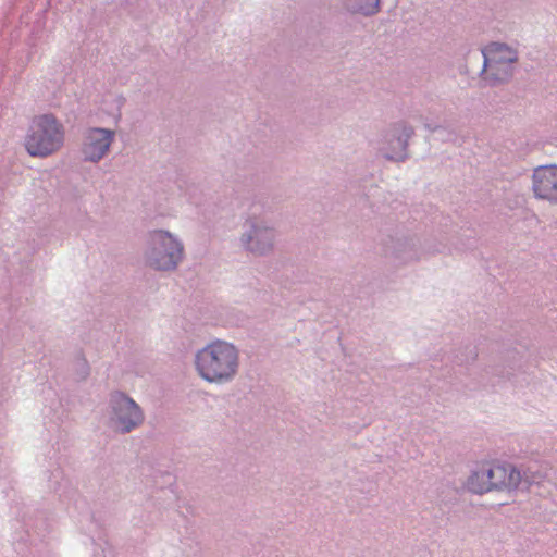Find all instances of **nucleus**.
<instances>
[{"label": "nucleus", "instance_id": "20e7f679", "mask_svg": "<svg viewBox=\"0 0 557 557\" xmlns=\"http://www.w3.org/2000/svg\"><path fill=\"white\" fill-rule=\"evenodd\" d=\"M482 53L484 71H491L498 81L510 75L511 64L517 61L516 51L502 44H491Z\"/></svg>", "mask_w": 557, "mask_h": 557}, {"label": "nucleus", "instance_id": "6e6552de", "mask_svg": "<svg viewBox=\"0 0 557 557\" xmlns=\"http://www.w3.org/2000/svg\"><path fill=\"white\" fill-rule=\"evenodd\" d=\"M113 139V132L102 128L89 131L84 144L85 158L90 161L100 160L108 151Z\"/></svg>", "mask_w": 557, "mask_h": 557}, {"label": "nucleus", "instance_id": "9d476101", "mask_svg": "<svg viewBox=\"0 0 557 557\" xmlns=\"http://www.w3.org/2000/svg\"><path fill=\"white\" fill-rule=\"evenodd\" d=\"M273 240V233L268 228H256L252 235L248 237V246L251 251L264 252L271 247Z\"/></svg>", "mask_w": 557, "mask_h": 557}, {"label": "nucleus", "instance_id": "9b49d317", "mask_svg": "<svg viewBox=\"0 0 557 557\" xmlns=\"http://www.w3.org/2000/svg\"><path fill=\"white\" fill-rule=\"evenodd\" d=\"M379 1L380 0H374V2L370 5H367V7H360L359 8V12L364 14V15H371V14H374L377 12L379 10Z\"/></svg>", "mask_w": 557, "mask_h": 557}, {"label": "nucleus", "instance_id": "f03ea898", "mask_svg": "<svg viewBox=\"0 0 557 557\" xmlns=\"http://www.w3.org/2000/svg\"><path fill=\"white\" fill-rule=\"evenodd\" d=\"M63 143V125L51 114L36 116L25 137V148L32 157H48L60 150Z\"/></svg>", "mask_w": 557, "mask_h": 557}, {"label": "nucleus", "instance_id": "0eeeda50", "mask_svg": "<svg viewBox=\"0 0 557 557\" xmlns=\"http://www.w3.org/2000/svg\"><path fill=\"white\" fill-rule=\"evenodd\" d=\"M490 475L492 488L497 491H513L521 483V473L513 466L508 463H491Z\"/></svg>", "mask_w": 557, "mask_h": 557}, {"label": "nucleus", "instance_id": "39448f33", "mask_svg": "<svg viewBox=\"0 0 557 557\" xmlns=\"http://www.w3.org/2000/svg\"><path fill=\"white\" fill-rule=\"evenodd\" d=\"M112 405L117 428L122 432H129L143 422V413L137 404L123 394L112 396Z\"/></svg>", "mask_w": 557, "mask_h": 557}, {"label": "nucleus", "instance_id": "423d86ee", "mask_svg": "<svg viewBox=\"0 0 557 557\" xmlns=\"http://www.w3.org/2000/svg\"><path fill=\"white\" fill-rule=\"evenodd\" d=\"M532 189L536 198L557 203V165H544L534 170Z\"/></svg>", "mask_w": 557, "mask_h": 557}, {"label": "nucleus", "instance_id": "7ed1b4c3", "mask_svg": "<svg viewBox=\"0 0 557 557\" xmlns=\"http://www.w3.org/2000/svg\"><path fill=\"white\" fill-rule=\"evenodd\" d=\"M152 245L149 262L150 265L157 270H172L182 259V245L166 232H154L152 235Z\"/></svg>", "mask_w": 557, "mask_h": 557}, {"label": "nucleus", "instance_id": "1a4fd4ad", "mask_svg": "<svg viewBox=\"0 0 557 557\" xmlns=\"http://www.w3.org/2000/svg\"><path fill=\"white\" fill-rule=\"evenodd\" d=\"M467 487L469 491L476 494H484L493 491L492 478L490 475V465L487 467L483 466L473 471L472 474L468 478Z\"/></svg>", "mask_w": 557, "mask_h": 557}, {"label": "nucleus", "instance_id": "f257e3e1", "mask_svg": "<svg viewBox=\"0 0 557 557\" xmlns=\"http://www.w3.org/2000/svg\"><path fill=\"white\" fill-rule=\"evenodd\" d=\"M199 375L210 383H224L232 380L238 369L237 349L223 341L213 342L196 356Z\"/></svg>", "mask_w": 557, "mask_h": 557}]
</instances>
